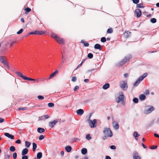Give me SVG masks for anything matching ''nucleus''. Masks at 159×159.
<instances>
[{"label": "nucleus", "instance_id": "4468645a", "mask_svg": "<svg viewBox=\"0 0 159 159\" xmlns=\"http://www.w3.org/2000/svg\"><path fill=\"white\" fill-rule=\"evenodd\" d=\"M4 135L11 139H14V136L12 135L9 134V133H5L4 134Z\"/></svg>", "mask_w": 159, "mask_h": 159}, {"label": "nucleus", "instance_id": "c756f323", "mask_svg": "<svg viewBox=\"0 0 159 159\" xmlns=\"http://www.w3.org/2000/svg\"><path fill=\"white\" fill-rule=\"evenodd\" d=\"M136 7L139 8H143L144 7L143 6V3H141L139 4H137Z\"/></svg>", "mask_w": 159, "mask_h": 159}, {"label": "nucleus", "instance_id": "aec40b11", "mask_svg": "<svg viewBox=\"0 0 159 159\" xmlns=\"http://www.w3.org/2000/svg\"><path fill=\"white\" fill-rule=\"evenodd\" d=\"M37 131L40 133H41L45 131V129L43 128L39 127L37 129Z\"/></svg>", "mask_w": 159, "mask_h": 159}, {"label": "nucleus", "instance_id": "0e129e2a", "mask_svg": "<svg viewBox=\"0 0 159 159\" xmlns=\"http://www.w3.org/2000/svg\"><path fill=\"white\" fill-rule=\"evenodd\" d=\"M154 135L155 137H156L159 138V135L156 133H155L154 134Z\"/></svg>", "mask_w": 159, "mask_h": 159}, {"label": "nucleus", "instance_id": "e2e57ef3", "mask_svg": "<svg viewBox=\"0 0 159 159\" xmlns=\"http://www.w3.org/2000/svg\"><path fill=\"white\" fill-rule=\"evenodd\" d=\"M107 136L105 135L104 136L102 137L103 139L104 140H105L106 139H107Z\"/></svg>", "mask_w": 159, "mask_h": 159}, {"label": "nucleus", "instance_id": "13d9d810", "mask_svg": "<svg viewBox=\"0 0 159 159\" xmlns=\"http://www.w3.org/2000/svg\"><path fill=\"white\" fill-rule=\"evenodd\" d=\"M79 140V139L77 138H75L73 139V142H76Z\"/></svg>", "mask_w": 159, "mask_h": 159}, {"label": "nucleus", "instance_id": "c85d7f7f", "mask_svg": "<svg viewBox=\"0 0 159 159\" xmlns=\"http://www.w3.org/2000/svg\"><path fill=\"white\" fill-rule=\"evenodd\" d=\"M131 33L130 32L128 31H126V32H125L124 33V35L127 38H128L130 35V34Z\"/></svg>", "mask_w": 159, "mask_h": 159}, {"label": "nucleus", "instance_id": "58836bf2", "mask_svg": "<svg viewBox=\"0 0 159 159\" xmlns=\"http://www.w3.org/2000/svg\"><path fill=\"white\" fill-rule=\"evenodd\" d=\"M86 138L88 140H89L91 139V137L90 136V135L89 134H88L86 135Z\"/></svg>", "mask_w": 159, "mask_h": 159}, {"label": "nucleus", "instance_id": "4be33fe9", "mask_svg": "<svg viewBox=\"0 0 159 159\" xmlns=\"http://www.w3.org/2000/svg\"><path fill=\"white\" fill-rule=\"evenodd\" d=\"M110 87V85L108 83H106L102 87V88L104 89H107Z\"/></svg>", "mask_w": 159, "mask_h": 159}, {"label": "nucleus", "instance_id": "8fccbe9b", "mask_svg": "<svg viewBox=\"0 0 159 159\" xmlns=\"http://www.w3.org/2000/svg\"><path fill=\"white\" fill-rule=\"evenodd\" d=\"M22 159H28V157L26 156L25 155H22Z\"/></svg>", "mask_w": 159, "mask_h": 159}, {"label": "nucleus", "instance_id": "1a4fd4ad", "mask_svg": "<svg viewBox=\"0 0 159 159\" xmlns=\"http://www.w3.org/2000/svg\"><path fill=\"white\" fill-rule=\"evenodd\" d=\"M120 86L121 89L124 91L126 90L128 88V85L127 83L125 81L120 82Z\"/></svg>", "mask_w": 159, "mask_h": 159}, {"label": "nucleus", "instance_id": "393cba45", "mask_svg": "<svg viewBox=\"0 0 159 159\" xmlns=\"http://www.w3.org/2000/svg\"><path fill=\"white\" fill-rule=\"evenodd\" d=\"M87 149L85 148H82L81 150V153L83 154L84 155L87 153Z\"/></svg>", "mask_w": 159, "mask_h": 159}, {"label": "nucleus", "instance_id": "6e6d98bb", "mask_svg": "<svg viewBox=\"0 0 159 159\" xmlns=\"http://www.w3.org/2000/svg\"><path fill=\"white\" fill-rule=\"evenodd\" d=\"M84 46L85 47H88L89 46V43H84Z\"/></svg>", "mask_w": 159, "mask_h": 159}, {"label": "nucleus", "instance_id": "680f3d73", "mask_svg": "<svg viewBox=\"0 0 159 159\" xmlns=\"http://www.w3.org/2000/svg\"><path fill=\"white\" fill-rule=\"evenodd\" d=\"M84 81L86 83H88L89 82V80L88 79H85L84 80Z\"/></svg>", "mask_w": 159, "mask_h": 159}, {"label": "nucleus", "instance_id": "052dcab7", "mask_svg": "<svg viewBox=\"0 0 159 159\" xmlns=\"http://www.w3.org/2000/svg\"><path fill=\"white\" fill-rule=\"evenodd\" d=\"M4 121V119L1 118H0V123H2Z\"/></svg>", "mask_w": 159, "mask_h": 159}, {"label": "nucleus", "instance_id": "473e14b6", "mask_svg": "<svg viewBox=\"0 0 159 159\" xmlns=\"http://www.w3.org/2000/svg\"><path fill=\"white\" fill-rule=\"evenodd\" d=\"M16 148L13 146H11L10 148V150L11 152H14Z\"/></svg>", "mask_w": 159, "mask_h": 159}, {"label": "nucleus", "instance_id": "2eb2a0df", "mask_svg": "<svg viewBox=\"0 0 159 159\" xmlns=\"http://www.w3.org/2000/svg\"><path fill=\"white\" fill-rule=\"evenodd\" d=\"M58 71L57 70H55V71L51 74L49 77V79H50L53 77L58 73Z\"/></svg>", "mask_w": 159, "mask_h": 159}, {"label": "nucleus", "instance_id": "0eeeda50", "mask_svg": "<svg viewBox=\"0 0 159 159\" xmlns=\"http://www.w3.org/2000/svg\"><path fill=\"white\" fill-rule=\"evenodd\" d=\"M0 61L2 62L4 66L8 69H9V66L7 62L6 58L5 57L1 56L0 57Z\"/></svg>", "mask_w": 159, "mask_h": 159}, {"label": "nucleus", "instance_id": "f3484780", "mask_svg": "<svg viewBox=\"0 0 159 159\" xmlns=\"http://www.w3.org/2000/svg\"><path fill=\"white\" fill-rule=\"evenodd\" d=\"M28 152V149L27 148H25L22 150L21 154L22 155H25Z\"/></svg>", "mask_w": 159, "mask_h": 159}, {"label": "nucleus", "instance_id": "c03bdc74", "mask_svg": "<svg viewBox=\"0 0 159 159\" xmlns=\"http://www.w3.org/2000/svg\"><path fill=\"white\" fill-rule=\"evenodd\" d=\"M27 108L26 107H19L18 108V110H27Z\"/></svg>", "mask_w": 159, "mask_h": 159}, {"label": "nucleus", "instance_id": "a18cd8bd", "mask_svg": "<svg viewBox=\"0 0 159 159\" xmlns=\"http://www.w3.org/2000/svg\"><path fill=\"white\" fill-rule=\"evenodd\" d=\"M157 148V146H155V145H153V146H151L150 147V148L152 149H155L156 148Z\"/></svg>", "mask_w": 159, "mask_h": 159}, {"label": "nucleus", "instance_id": "603ef678", "mask_svg": "<svg viewBox=\"0 0 159 159\" xmlns=\"http://www.w3.org/2000/svg\"><path fill=\"white\" fill-rule=\"evenodd\" d=\"M110 148L112 149H115L116 148V147L115 145H111L110 146Z\"/></svg>", "mask_w": 159, "mask_h": 159}, {"label": "nucleus", "instance_id": "b1692460", "mask_svg": "<svg viewBox=\"0 0 159 159\" xmlns=\"http://www.w3.org/2000/svg\"><path fill=\"white\" fill-rule=\"evenodd\" d=\"M146 96L144 94H141L139 97V99L142 101L144 100Z\"/></svg>", "mask_w": 159, "mask_h": 159}, {"label": "nucleus", "instance_id": "7c9ffc66", "mask_svg": "<svg viewBox=\"0 0 159 159\" xmlns=\"http://www.w3.org/2000/svg\"><path fill=\"white\" fill-rule=\"evenodd\" d=\"M25 13L27 14L30 11H31V9L29 7H27L25 9Z\"/></svg>", "mask_w": 159, "mask_h": 159}, {"label": "nucleus", "instance_id": "f03ea898", "mask_svg": "<svg viewBox=\"0 0 159 159\" xmlns=\"http://www.w3.org/2000/svg\"><path fill=\"white\" fill-rule=\"evenodd\" d=\"M17 75L21 78L25 80H28L31 81H36L37 82H39L38 80H36L35 79H33L28 77H26L22 75V74L20 72L16 71L15 73Z\"/></svg>", "mask_w": 159, "mask_h": 159}, {"label": "nucleus", "instance_id": "bb28decb", "mask_svg": "<svg viewBox=\"0 0 159 159\" xmlns=\"http://www.w3.org/2000/svg\"><path fill=\"white\" fill-rule=\"evenodd\" d=\"M42 156V154L41 152H39L37 154V157L38 159H40Z\"/></svg>", "mask_w": 159, "mask_h": 159}, {"label": "nucleus", "instance_id": "f704fd0d", "mask_svg": "<svg viewBox=\"0 0 159 159\" xmlns=\"http://www.w3.org/2000/svg\"><path fill=\"white\" fill-rule=\"evenodd\" d=\"M48 106L49 107H53L54 106V104L52 102H50L48 103Z\"/></svg>", "mask_w": 159, "mask_h": 159}, {"label": "nucleus", "instance_id": "864d4df0", "mask_svg": "<svg viewBox=\"0 0 159 159\" xmlns=\"http://www.w3.org/2000/svg\"><path fill=\"white\" fill-rule=\"evenodd\" d=\"M15 143L18 144H20L21 143L20 140L19 139H18L16 142Z\"/></svg>", "mask_w": 159, "mask_h": 159}, {"label": "nucleus", "instance_id": "a878e982", "mask_svg": "<svg viewBox=\"0 0 159 159\" xmlns=\"http://www.w3.org/2000/svg\"><path fill=\"white\" fill-rule=\"evenodd\" d=\"M133 135L135 137V139L136 140H137L138 139L137 137H139L140 135L138 134L137 132H134V133Z\"/></svg>", "mask_w": 159, "mask_h": 159}, {"label": "nucleus", "instance_id": "e433bc0d", "mask_svg": "<svg viewBox=\"0 0 159 159\" xmlns=\"http://www.w3.org/2000/svg\"><path fill=\"white\" fill-rule=\"evenodd\" d=\"M93 57V54L91 53H89L88 54V57L90 59H91V58H92Z\"/></svg>", "mask_w": 159, "mask_h": 159}, {"label": "nucleus", "instance_id": "2f4dec72", "mask_svg": "<svg viewBox=\"0 0 159 159\" xmlns=\"http://www.w3.org/2000/svg\"><path fill=\"white\" fill-rule=\"evenodd\" d=\"M31 145V143L30 142H28V141H25V146L28 148Z\"/></svg>", "mask_w": 159, "mask_h": 159}, {"label": "nucleus", "instance_id": "39448f33", "mask_svg": "<svg viewBox=\"0 0 159 159\" xmlns=\"http://www.w3.org/2000/svg\"><path fill=\"white\" fill-rule=\"evenodd\" d=\"M147 74L145 73L144 74L140 76L135 82L134 84V86H138L140 83V82L142 81L143 79L147 76Z\"/></svg>", "mask_w": 159, "mask_h": 159}, {"label": "nucleus", "instance_id": "f257e3e1", "mask_svg": "<svg viewBox=\"0 0 159 159\" xmlns=\"http://www.w3.org/2000/svg\"><path fill=\"white\" fill-rule=\"evenodd\" d=\"M51 36L54 38L58 43L60 44H63L64 41L63 39L58 37L54 33H52L51 34Z\"/></svg>", "mask_w": 159, "mask_h": 159}, {"label": "nucleus", "instance_id": "49530a36", "mask_svg": "<svg viewBox=\"0 0 159 159\" xmlns=\"http://www.w3.org/2000/svg\"><path fill=\"white\" fill-rule=\"evenodd\" d=\"M23 29H20L17 32V34H21L23 31Z\"/></svg>", "mask_w": 159, "mask_h": 159}, {"label": "nucleus", "instance_id": "4c0bfd02", "mask_svg": "<svg viewBox=\"0 0 159 159\" xmlns=\"http://www.w3.org/2000/svg\"><path fill=\"white\" fill-rule=\"evenodd\" d=\"M113 32V30L111 28L108 29L107 31V33H111Z\"/></svg>", "mask_w": 159, "mask_h": 159}, {"label": "nucleus", "instance_id": "de8ad7c7", "mask_svg": "<svg viewBox=\"0 0 159 159\" xmlns=\"http://www.w3.org/2000/svg\"><path fill=\"white\" fill-rule=\"evenodd\" d=\"M79 86H76L74 89V91H76L79 89Z\"/></svg>", "mask_w": 159, "mask_h": 159}, {"label": "nucleus", "instance_id": "338daca9", "mask_svg": "<svg viewBox=\"0 0 159 159\" xmlns=\"http://www.w3.org/2000/svg\"><path fill=\"white\" fill-rule=\"evenodd\" d=\"M86 60V59H83L82 60L81 63L82 64L84 63V61H85Z\"/></svg>", "mask_w": 159, "mask_h": 159}, {"label": "nucleus", "instance_id": "79ce46f5", "mask_svg": "<svg viewBox=\"0 0 159 159\" xmlns=\"http://www.w3.org/2000/svg\"><path fill=\"white\" fill-rule=\"evenodd\" d=\"M38 98L39 100H42L44 99V97L42 96L39 95L38 96Z\"/></svg>", "mask_w": 159, "mask_h": 159}, {"label": "nucleus", "instance_id": "dca6fc26", "mask_svg": "<svg viewBox=\"0 0 159 159\" xmlns=\"http://www.w3.org/2000/svg\"><path fill=\"white\" fill-rule=\"evenodd\" d=\"M45 32L43 31L36 30L34 32V34L41 35L44 34Z\"/></svg>", "mask_w": 159, "mask_h": 159}, {"label": "nucleus", "instance_id": "7ed1b4c3", "mask_svg": "<svg viewBox=\"0 0 159 159\" xmlns=\"http://www.w3.org/2000/svg\"><path fill=\"white\" fill-rule=\"evenodd\" d=\"M91 116H90L89 119L87 120V121L89 123V125L91 128H93L97 126V120L96 119H94L93 121L90 120Z\"/></svg>", "mask_w": 159, "mask_h": 159}, {"label": "nucleus", "instance_id": "3c124183", "mask_svg": "<svg viewBox=\"0 0 159 159\" xmlns=\"http://www.w3.org/2000/svg\"><path fill=\"white\" fill-rule=\"evenodd\" d=\"M76 80V78L75 76H73L72 77V81L73 82H75Z\"/></svg>", "mask_w": 159, "mask_h": 159}, {"label": "nucleus", "instance_id": "9d476101", "mask_svg": "<svg viewBox=\"0 0 159 159\" xmlns=\"http://www.w3.org/2000/svg\"><path fill=\"white\" fill-rule=\"evenodd\" d=\"M155 108L154 107L150 106V107L148 109H145L144 111V113L146 114H148L151 113L152 111L154 110Z\"/></svg>", "mask_w": 159, "mask_h": 159}, {"label": "nucleus", "instance_id": "20e7f679", "mask_svg": "<svg viewBox=\"0 0 159 159\" xmlns=\"http://www.w3.org/2000/svg\"><path fill=\"white\" fill-rule=\"evenodd\" d=\"M103 133L107 137H111L113 135L112 133L110 128H104Z\"/></svg>", "mask_w": 159, "mask_h": 159}, {"label": "nucleus", "instance_id": "412c9836", "mask_svg": "<svg viewBox=\"0 0 159 159\" xmlns=\"http://www.w3.org/2000/svg\"><path fill=\"white\" fill-rule=\"evenodd\" d=\"M94 48L96 49H98L100 50H101V45L99 44H96L94 45Z\"/></svg>", "mask_w": 159, "mask_h": 159}, {"label": "nucleus", "instance_id": "4d7b16f0", "mask_svg": "<svg viewBox=\"0 0 159 159\" xmlns=\"http://www.w3.org/2000/svg\"><path fill=\"white\" fill-rule=\"evenodd\" d=\"M82 65V64L80 63V64H79L78 66H77V67H76V68L75 69V70H77V69H78L79 68H80L81 66V65Z\"/></svg>", "mask_w": 159, "mask_h": 159}, {"label": "nucleus", "instance_id": "a19ab883", "mask_svg": "<svg viewBox=\"0 0 159 159\" xmlns=\"http://www.w3.org/2000/svg\"><path fill=\"white\" fill-rule=\"evenodd\" d=\"M101 41L102 42H105L106 41V39L105 37H102L101 39Z\"/></svg>", "mask_w": 159, "mask_h": 159}, {"label": "nucleus", "instance_id": "ddd939ff", "mask_svg": "<svg viewBox=\"0 0 159 159\" xmlns=\"http://www.w3.org/2000/svg\"><path fill=\"white\" fill-rule=\"evenodd\" d=\"M135 13L138 17H140L142 14L141 11L139 9H136L135 11Z\"/></svg>", "mask_w": 159, "mask_h": 159}, {"label": "nucleus", "instance_id": "a211bd4d", "mask_svg": "<svg viewBox=\"0 0 159 159\" xmlns=\"http://www.w3.org/2000/svg\"><path fill=\"white\" fill-rule=\"evenodd\" d=\"M134 159H141L139 155V154L137 152H135L133 155Z\"/></svg>", "mask_w": 159, "mask_h": 159}, {"label": "nucleus", "instance_id": "423d86ee", "mask_svg": "<svg viewBox=\"0 0 159 159\" xmlns=\"http://www.w3.org/2000/svg\"><path fill=\"white\" fill-rule=\"evenodd\" d=\"M131 58V56L130 55H128L125 57V58L122 60L119 63L120 65L121 66H122L125 64L126 62L129 61Z\"/></svg>", "mask_w": 159, "mask_h": 159}, {"label": "nucleus", "instance_id": "bf43d9fd", "mask_svg": "<svg viewBox=\"0 0 159 159\" xmlns=\"http://www.w3.org/2000/svg\"><path fill=\"white\" fill-rule=\"evenodd\" d=\"M145 91H146V95H148L149 94V91L148 90H146Z\"/></svg>", "mask_w": 159, "mask_h": 159}, {"label": "nucleus", "instance_id": "774afa93", "mask_svg": "<svg viewBox=\"0 0 159 159\" xmlns=\"http://www.w3.org/2000/svg\"><path fill=\"white\" fill-rule=\"evenodd\" d=\"M142 144L144 148H146V146L143 143H142Z\"/></svg>", "mask_w": 159, "mask_h": 159}, {"label": "nucleus", "instance_id": "72a5a7b5", "mask_svg": "<svg viewBox=\"0 0 159 159\" xmlns=\"http://www.w3.org/2000/svg\"><path fill=\"white\" fill-rule=\"evenodd\" d=\"M150 21L152 23H154L156 22V19L154 18H152L151 19Z\"/></svg>", "mask_w": 159, "mask_h": 159}, {"label": "nucleus", "instance_id": "9b49d317", "mask_svg": "<svg viewBox=\"0 0 159 159\" xmlns=\"http://www.w3.org/2000/svg\"><path fill=\"white\" fill-rule=\"evenodd\" d=\"M112 126L116 130L118 129L119 128V125L116 121H113Z\"/></svg>", "mask_w": 159, "mask_h": 159}, {"label": "nucleus", "instance_id": "f8f14e48", "mask_svg": "<svg viewBox=\"0 0 159 159\" xmlns=\"http://www.w3.org/2000/svg\"><path fill=\"white\" fill-rule=\"evenodd\" d=\"M58 122V121L57 120H54L53 121L50 122L49 123V127L52 128Z\"/></svg>", "mask_w": 159, "mask_h": 159}, {"label": "nucleus", "instance_id": "69168bd1", "mask_svg": "<svg viewBox=\"0 0 159 159\" xmlns=\"http://www.w3.org/2000/svg\"><path fill=\"white\" fill-rule=\"evenodd\" d=\"M106 159H111V158L110 157L107 156L106 157Z\"/></svg>", "mask_w": 159, "mask_h": 159}, {"label": "nucleus", "instance_id": "5fc2aeb1", "mask_svg": "<svg viewBox=\"0 0 159 159\" xmlns=\"http://www.w3.org/2000/svg\"><path fill=\"white\" fill-rule=\"evenodd\" d=\"M44 117L46 119H48L49 118V116L48 115H46L44 116Z\"/></svg>", "mask_w": 159, "mask_h": 159}, {"label": "nucleus", "instance_id": "ea45409f", "mask_svg": "<svg viewBox=\"0 0 159 159\" xmlns=\"http://www.w3.org/2000/svg\"><path fill=\"white\" fill-rule=\"evenodd\" d=\"M13 157L14 159H15L17 157V155L16 152H14L13 154Z\"/></svg>", "mask_w": 159, "mask_h": 159}, {"label": "nucleus", "instance_id": "6e6552de", "mask_svg": "<svg viewBox=\"0 0 159 159\" xmlns=\"http://www.w3.org/2000/svg\"><path fill=\"white\" fill-rule=\"evenodd\" d=\"M117 102L119 103L121 102V103L123 105H125V101L124 100V95L122 93L120 95L118 98Z\"/></svg>", "mask_w": 159, "mask_h": 159}, {"label": "nucleus", "instance_id": "37998d69", "mask_svg": "<svg viewBox=\"0 0 159 159\" xmlns=\"http://www.w3.org/2000/svg\"><path fill=\"white\" fill-rule=\"evenodd\" d=\"M133 2L136 4H137L139 2V0H132Z\"/></svg>", "mask_w": 159, "mask_h": 159}, {"label": "nucleus", "instance_id": "cd10ccee", "mask_svg": "<svg viewBox=\"0 0 159 159\" xmlns=\"http://www.w3.org/2000/svg\"><path fill=\"white\" fill-rule=\"evenodd\" d=\"M37 147V145L36 143H33V151H35Z\"/></svg>", "mask_w": 159, "mask_h": 159}, {"label": "nucleus", "instance_id": "6ab92c4d", "mask_svg": "<svg viewBox=\"0 0 159 159\" xmlns=\"http://www.w3.org/2000/svg\"><path fill=\"white\" fill-rule=\"evenodd\" d=\"M76 112L78 115L81 116L84 113V111L83 109H80L77 110Z\"/></svg>", "mask_w": 159, "mask_h": 159}, {"label": "nucleus", "instance_id": "c9c22d12", "mask_svg": "<svg viewBox=\"0 0 159 159\" xmlns=\"http://www.w3.org/2000/svg\"><path fill=\"white\" fill-rule=\"evenodd\" d=\"M138 99L135 98L133 99V101L135 103H137L138 102Z\"/></svg>", "mask_w": 159, "mask_h": 159}, {"label": "nucleus", "instance_id": "5701e85b", "mask_svg": "<svg viewBox=\"0 0 159 159\" xmlns=\"http://www.w3.org/2000/svg\"><path fill=\"white\" fill-rule=\"evenodd\" d=\"M71 147L70 146H69L65 147L66 150L68 152H70L71 151Z\"/></svg>", "mask_w": 159, "mask_h": 159}, {"label": "nucleus", "instance_id": "09e8293b", "mask_svg": "<svg viewBox=\"0 0 159 159\" xmlns=\"http://www.w3.org/2000/svg\"><path fill=\"white\" fill-rule=\"evenodd\" d=\"M44 139V136L43 135H41L39 137V139L40 140H41Z\"/></svg>", "mask_w": 159, "mask_h": 159}]
</instances>
